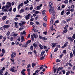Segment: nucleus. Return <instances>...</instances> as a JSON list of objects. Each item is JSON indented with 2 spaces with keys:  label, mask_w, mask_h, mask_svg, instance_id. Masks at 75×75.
I'll use <instances>...</instances> for the list:
<instances>
[{
  "label": "nucleus",
  "mask_w": 75,
  "mask_h": 75,
  "mask_svg": "<svg viewBox=\"0 0 75 75\" xmlns=\"http://www.w3.org/2000/svg\"><path fill=\"white\" fill-rule=\"evenodd\" d=\"M14 20H15V21H17L18 19V18H14Z\"/></svg>",
  "instance_id": "69168bd1"
},
{
  "label": "nucleus",
  "mask_w": 75,
  "mask_h": 75,
  "mask_svg": "<svg viewBox=\"0 0 75 75\" xmlns=\"http://www.w3.org/2000/svg\"><path fill=\"white\" fill-rule=\"evenodd\" d=\"M6 7V9H8L9 8V7H10V6H8V5H6L5 6Z\"/></svg>",
  "instance_id": "37998d69"
},
{
  "label": "nucleus",
  "mask_w": 75,
  "mask_h": 75,
  "mask_svg": "<svg viewBox=\"0 0 75 75\" xmlns=\"http://www.w3.org/2000/svg\"><path fill=\"white\" fill-rule=\"evenodd\" d=\"M12 36L13 37H15V36H17V35H18V34L14 33V32H12Z\"/></svg>",
  "instance_id": "6e6552de"
},
{
  "label": "nucleus",
  "mask_w": 75,
  "mask_h": 75,
  "mask_svg": "<svg viewBox=\"0 0 75 75\" xmlns=\"http://www.w3.org/2000/svg\"><path fill=\"white\" fill-rule=\"evenodd\" d=\"M36 8L38 10H40V9H41V7L39 6H37Z\"/></svg>",
  "instance_id": "bb28decb"
},
{
  "label": "nucleus",
  "mask_w": 75,
  "mask_h": 75,
  "mask_svg": "<svg viewBox=\"0 0 75 75\" xmlns=\"http://www.w3.org/2000/svg\"><path fill=\"white\" fill-rule=\"evenodd\" d=\"M50 24H51V25H52L53 24V19L52 18H51V21L50 22Z\"/></svg>",
  "instance_id": "f3484780"
},
{
  "label": "nucleus",
  "mask_w": 75,
  "mask_h": 75,
  "mask_svg": "<svg viewBox=\"0 0 75 75\" xmlns=\"http://www.w3.org/2000/svg\"><path fill=\"white\" fill-rule=\"evenodd\" d=\"M15 26L16 28H18V22H15Z\"/></svg>",
  "instance_id": "f8f14e48"
},
{
  "label": "nucleus",
  "mask_w": 75,
  "mask_h": 75,
  "mask_svg": "<svg viewBox=\"0 0 75 75\" xmlns=\"http://www.w3.org/2000/svg\"><path fill=\"white\" fill-rule=\"evenodd\" d=\"M58 48L57 47H56L54 49V52H56L57 51H58Z\"/></svg>",
  "instance_id": "2f4dec72"
},
{
  "label": "nucleus",
  "mask_w": 75,
  "mask_h": 75,
  "mask_svg": "<svg viewBox=\"0 0 75 75\" xmlns=\"http://www.w3.org/2000/svg\"><path fill=\"white\" fill-rule=\"evenodd\" d=\"M21 74H22V75H25V73L23 72H21Z\"/></svg>",
  "instance_id": "13d9d810"
},
{
  "label": "nucleus",
  "mask_w": 75,
  "mask_h": 75,
  "mask_svg": "<svg viewBox=\"0 0 75 75\" xmlns=\"http://www.w3.org/2000/svg\"><path fill=\"white\" fill-rule=\"evenodd\" d=\"M53 25H52V26H50V28L51 29V30L52 31H54V29H53Z\"/></svg>",
  "instance_id": "58836bf2"
},
{
  "label": "nucleus",
  "mask_w": 75,
  "mask_h": 75,
  "mask_svg": "<svg viewBox=\"0 0 75 75\" xmlns=\"http://www.w3.org/2000/svg\"><path fill=\"white\" fill-rule=\"evenodd\" d=\"M62 53L63 54H65V53H67V50H64L62 52Z\"/></svg>",
  "instance_id": "79ce46f5"
},
{
  "label": "nucleus",
  "mask_w": 75,
  "mask_h": 75,
  "mask_svg": "<svg viewBox=\"0 0 75 75\" xmlns=\"http://www.w3.org/2000/svg\"><path fill=\"white\" fill-rule=\"evenodd\" d=\"M40 71V70H36L35 71V73H36V74H37L38 73V72H39Z\"/></svg>",
  "instance_id": "473e14b6"
},
{
  "label": "nucleus",
  "mask_w": 75,
  "mask_h": 75,
  "mask_svg": "<svg viewBox=\"0 0 75 75\" xmlns=\"http://www.w3.org/2000/svg\"><path fill=\"white\" fill-rule=\"evenodd\" d=\"M70 11H71V12H74V9L72 8L70 10Z\"/></svg>",
  "instance_id": "338daca9"
},
{
  "label": "nucleus",
  "mask_w": 75,
  "mask_h": 75,
  "mask_svg": "<svg viewBox=\"0 0 75 75\" xmlns=\"http://www.w3.org/2000/svg\"><path fill=\"white\" fill-rule=\"evenodd\" d=\"M26 11H28L29 10V8H28V7H27L25 8Z\"/></svg>",
  "instance_id": "4d7b16f0"
},
{
  "label": "nucleus",
  "mask_w": 75,
  "mask_h": 75,
  "mask_svg": "<svg viewBox=\"0 0 75 75\" xmlns=\"http://www.w3.org/2000/svg\"><path fill=\"white\" fill-rule=\"evenodd\" d=\"M43 19L45 21H47V17L45 16L44 18Z\"/></svg>",
  "instance_id": "72a5a7b5"
},
{
  "label": "nucleus",
  "mask_w": 75,
  "mask_h": 75,
  "mask_svg": "<svg viewBox=\"0 0 75 75\" xmlns=\"http://www.w3.org/2000/svg\"><path fill=\"white\" fill-rule=\"evenodd\" d=\"M28 45H27V43H24L22 45V47H25L26 49H27V47Z\"/></svg>",
  "instance_id": "0eeeda50"
},
{
  "label": "nucleus",
  "mask_w": 75,
  "mask_h": 75,
  "mask_svg": "<svg viewBox=\"0 0 75 75\" xmlns=\"http://www.w3.org/2000/svg\"><path fill=\"white\" fill-rule=\"evenodd\" d=\"M24 10L23 9H21V10H20V13H23V12H24Z\"/></svg>",
  "instance_id": "cd10ccee"
},
{
  "label": "nucleus",
  "mask_w": 75,
  "mask_h": 75,
  "mask_svg": "<svg viewBox=\"0 0 75 75\" xmlns=\"http://www.w3.org/2000/svg\"><path fill=\"white\" fill-rule=\"evenodd\" d=\"M31 16V14H29L25 16V17L26 20H28L29 19V17Z\"/></svg>",
  "instance_id": "20e7f679"
},
{
  "label": "nucleus",
  "mask_w": 75,
  "mask_h": 75,
  "mask_svg": "<svg viewBox=\"0 0 75 75\" xmlns=\"http://www.w3.org/2000/svg\"><path fill=\"white\" fill-rule=\"evenodd\" d=\"M3 71L1 70L0 71V75H3Z\"/></svg>",
  "instance_id": "c9c22d12"
},
{
  "label": "nucleus",
  "mask_w": 75,
  "mask_h": 75,
  "mask_svg": "<svg viewBox=\"0 0 75 75\" xmlns=\"http://www.w3.org/2000/svg\"><path fill=\"white\" fill-rule=\"evenodd\" d=\"M72 38H74V39H75V34H74L73 35Z\"/></svg>",
  "instance_id": "09e8293b"
},
{
  "label": "nucleus",
  "mask_w": 75,
  "mask_h": 75,
  "mask_svg": "<svg viewBox=\"0 0 75 75\" xmlns=\"http://www.w3.org/2000/svg\"><path fill=\"white\" fill-rule=\"evenodd\" d=\"M35 23L37 25H40V22L38 21H36L35 22Z\"/></svg>",
  "instance_id": "6e6d98bb"
},
{
  "label": "nucleus",
  "mask_w": 75,
  "mask_h": 75,
  "mask_svg": "<svg viewBox=\"0 0 75 75\" xmlns=\"http://www.w3.org/2000/svg\"><path fill=\"white\" fill-rule=\"evenodd\" d=\"M27 71H28V72H30L31 70L29 68H28L27 69Z\"/></svg>",
  "instance_id": "864d4df0"
},
{
  "label": "nucleus",
  "mask_w": 75,
  "mask_h": 75,
  "mask_svg": "<svg viewBox=\"0 0 75 75\" xmlns=\"http://www.w3.org/2000/svg\"><path fill=\"white\" fill-rule=\"evenodd\" d=\"M38 45L37 44V43L36 44L35 42H34L33 44V46L34 48H37Z\"/></svg>",
  "instance_id": "1a4fd4ad"
},
{
  "label": "nucleus",
  "mask_w": 75,
  "mask_h": 75,
  "mask_svg": "<svg viewBox=\"0 0 75 75\" xmlns=\"http://www.w3.org/2000/svg\"><path fill=\"white\" fill-rule=\"evenodd\" d=\"M39 47H40V49H41V50H42L43 49V46H42V45L40 44L39 45Z\"/></svg>",
  "instance_id": "b1692460"
},
{
  "label": "nucleus",
  "mask_w": 75,
  "mask_h": 75,
  "mask_svg": "<svg viewBox=\"0 0 75 75\" xmlns=\"http://www.w3.org/2000/svg\"><path fill=\"white\" fill-rule=\"evenodd\" d=\"M7 16H4L2 18V20H3V21H4L7 18Z\"/></svg>",
  "instance_id": "9b49d317"
},
{
  "label": "nucleus",
  "mask_w": 75,
  "mask_h": 75,
  "mask_svg": "<svg viewBox=\"0 0 75 75\" xmlns=\"http://www.w3.org/2000/svg\"><path fill=\"white\" fill-rule=\"evenodd\" d=\"M53 4V3L52 2H50L49 4V5L50 7L52 6H52V5Z\"/></svg>",
  "instance_id": "5701e85b"
},
{
  "label": "nucleus",
  "mask_w": 75,
  "mask_h": 75,
  "mask_svg": "<svg viewBox=\"0 0 75 75\" xmlns=\"http://www.w3.org/2000/svg\"><path fill=\"white\" fill-rule=\"evenodd\" d=\"M34 32H35V33H37V32H38V30H37V29H35L34 30Z\"/></svg>",
  "instance_id": "0e129e2a"
},
{
  "label": "nucleus",
  "mask_w": 75,
  "mask_h": 75,
  "mask_svg": "<svg viewBox=\"0 0 75 75\" xmlns=\"http://www.w3.org/2000/svg\"><path fill=\"white\" fill-rule=\"evenodd\" d=\"M62 72H63V74H65V70L64 69H62Z\"/></svg>",
  "instance_id": "3c124183"
},
{
  "label": "nucleus",
  "mask_w": 75,
  "mask_h": 75,
  "mask_svg": "<svg viewBox=\"0 0 75 75\" xmlns=\"http://www.w3.org/2000/svg\"><path fill=\"white\" fill-rule=\"evenodd\" d=\"M33 35L34 37L35 38H37V36H36V35L34 33L33 34Z\"/></svg>",
  "instance_id": "49530a36"
},
{
  "label": "nucleus",
  "mask_w": 75,
  "mask_h": 75,
  "mask_svg": "<svg viewBox=\"0 0 75 75\" xmlns=\"http://www.w3.org/2000/svg\"><path fill=\"white\" fill-rule=\"evenodd\" d=\"M68 42H66L64 44V45L65 46V47H67V44H68Z\"/></svg>",
  "instance_id": "f704fd0d"
},
{
  "label": "nucleus",
  "mask_w": 75,
  "mask_h": 75,
  "mask_svg": "<svg viewBox=\"0 0 75 75\" xmlns=\"http://www.w3.org/2000/svg\"><path fill=\"white\" fill-rule=\"evenodd\" d=\"M55 43L53 42L52 43V46L53 48H54L55 47Z\"/></svg>",
  "instance_id": "412c9836"
},
{
  "label": "nucleus",
  "mask_w": 75,
  "mask_h": 75,
  "mask_svg": "<svg viewBox=\"0 0 75 75\" xmlns=\"http://www.w3.org/2000/svg\"><path fill=\"white\" fill-rule=\"evenodd\" d=\"M10 21L9 20H7L6 21V22L5 23V24H8V23H10Z\"/></svg>",
  "instance_id": "4be33fe9"
},
{
  "label": "nucleus",
  "mask_w": 75,
  "mask_h": 75,
  "mask_svg": "<svg viewBox=\"0 0 75 75\" xmlns=\"http://www.w3.org/2000/svg\"><path fill=\"white\" fill-rule=\"evenodd\" d=\"M24 5V3H22L20 4H19L18 6V10H19L20 8V7L23 6Z\"/></svg>",
  "instance_id": "39448f33"
},
{
  "label": "nucleus",
  "mask_w": 75,
  "mask_h": 75,
  "mask_svg": "<svg viewBox=\"0 0 75 75\" xmlns=\"http://www.w3.org/2000/svg\"><path fill=\"white\" fill-rule=\"evenodd\" d=\"M45 51H43L41 52V53L40 54V56H42L43 55H44V54H45Z\"/></svg>",
  "instance_id": "dca6fc26"
},
{
  "label": "nucleus",
  "mask_w": 75,
  "mask_h": 75,
  "mask_svg": "<svg viewBox=\"0 0 75 75\" xmlns=\"http://www.w3.org/2000/svg\"><path fill=\"white\" fill-rule=\"evenodd\" d=\"M32 67L34 68V67L36 65V64L35 63H32Z\"/></svg>",
  "instance_id": "393cba45"
},
{
  "label": "nucleus",
  "mask_w": 75,
  "mask_h": 75,
  "mask_svg": "<svg viewBox=\"0 0 75 75\" xmlns=\"http://www.w3.org/2000/svg\"><path fill=\"white\" fill-rule=\"evenodd\" d=\"M31 64H28L27 67L28 68H31Z\"/></svg>",
  "instance_id": "4c0bfd02"
},
{
  "label": "nucleus",
  "mask_w": 75,
  "mask_h": 75,
  "mask_svg": "<svg viewBox=\"0 0 75 75\" xmlns=\"http://www.w3.org/2000/svg\"><path fill=\"white\" fill-rule=\"evenodd\" d=\"M6 4L8 5L9 7H11V3H10V2H7L6 3Z\"/></svg>",
  "instance_id": "4468645a"
},
{
  "label": "nucleus",
  "mask_w": 75,
  "mask_h": 75,
  "mask_svg": "<svg viewBox=\"0 0 75 75\" xmlns=\"http://www.w3.org/2000/svg\"><path fill=\"white\" fill-rule=\"evenodd\" d=\"M67 31H68V30H64L62 33V34H65L66 33Z\"/></svg>",
  "instance_id": "c756f323"
},
{
  "label": "nucleus",
  "mask_w": 75,
  "mask_h": 75,
  "mask_svg": "<svg viewBox=\"0 0 75 75\" xmlns=\"http://www.w3.org/2000/svg\"><path fill=\"white\" fill-rule=\"evenodd\" d=\"M22 25H23V24H25L26 23V22H24V21H22Z\"/></svg>",
  "instance_id": "052dcab7"
},
{
  "label": "nucleus",
  "mask_w": 75,
  "mask_h": 75,
  "mask_svg": "<svg viewBox=\"0 0 75 75\" xmlns=\"http://www.w3.org/2000/svg\"><path fill=\"white\" fill-rule=\"evenodd\" d=\"M62 69H63V67H59V68L57 69L59 71H60V70H62Z\"/></svg>",
  "instance_id": "6ab92c4d"
},
{
  "label": "nucleus",
  "mask_w": 75,
  "mask_h": 75,
  "mask_svg": "<svg viewBox=\"0 0 75 75\" xmlns=\"http://www.w3.org/2000/svg\"><path fill=\"white\" fill-rule=\"evenodd\" d=\"M68 39L69 41H73L74 40V39H73L71 37H69L68 38Z\"/></svg>",
  "instance_id": "9d476101"
},
{
  "label": "nucleus",
  "mask_w": 75,
  "mask_h": 75,
  "mask_svg": "<svg viewBox=\"0 0 75 75\" xmlns=\"http://www.w3.org/2000/svg\"><path fill=\"white\" fill-rule=\"evenodd\" d=\"M65 12V11L63 10V11H62L61 13V15H64V12Z\"/></svg>",
  "instance_id": "a19ab883"
},
{
  "label": "nucleus",
  "mask_w": 75,
  "mask_h": 75,
  "mask_svg": "<svg viewBox=\"0 0 75 75\" xmlns=\"http://www.w3.org/2000/svg\"><path fill=\"white\" fill-rule=\"evenodd\" d=\"M54 10V7L52 6H50V9H49V12L50 14H51Z\"/></svg>",
  "instance_id": "f257e3e1"
},
{
  "label": "nucleus",
  "mask_w": 75,
  "mask_h": 75,
  "mask_svg": "<svg viewBox=\"0 0 75 75\" xmlns=\"http://www.w3.org/2000/svg\"><path fill=\"white\" fill-rule=\"evenodd\" d=\"M3 27H4L3 28L4 30H6V29H7V28L10 27V25H4L3 26Z\"/></svg>",
  "instance_id": "f03ea898"
},
{
  "label": "nucleus",
  "mask_w": 75,
  "mask_h": 75,
  "mask_svg": "<svg viewBox=\"0 0 75 75\" xmlns=\"http://www.w3.org/2000/svg\"><path fill=\"white\" fill-rule=\"evenodd\" d=\"M1 51L3 54H5V50H4V49H3Z\"/></svg>",
  "instance_id": "c03bdc74"
},
{
  "label": "nucleus",
  "mask_w": 75,
  "mask_h": 75,
  "mask_svg": "<svg viewBox=\"0 0 75 75\" xmlns=\"http://www.w3.org/2000/svg\"><path fill=\"white\" fill-rule=\"evenodd\" d=\"M70 73V72L69 71H67L66 73V75H69V74Z\"/></svg>",
  "instance_id": "603ef678"
},
{
  "label": "nucleus",
  "mask_w": 75,
  "mask_h": 75,
  "mask_svg": "<svg viewBox=\"0 0 75 75\" xmlns=\"http://www.w3.org/2000/svg\"><path fill=\"white\" fill-rule=\"evenodd\" d=\"M10 31H8L7 33H6V35L8 37L9 36V35H10Z\"/></svg>",
  "instance_id": "7c9ffc66"
},
{
  "label": "nucleus",
  "mask_w": 75,
  "mask_h": 75,
  "mask_svg": "<svg viewBox=\"0 0 75 75\" xmlns=\"http://www.w3.org/2000/svg\"><path fill=\"white\" fill-rule=\"evenodd\" d=\"M52 15L54 17L55 16V11H54L52 12Z\"/></svg>",
  "instance_id": "e433bc0d"
},
{
  "label": "nucleus",
  "mask_w": 75,
  "mask_h": 75,
  "mask_svg": "<svg viewBox=\"0 0 75 75\" xmlns=\"http://www.w3.org/2000/svg\"><path fill=\"white\" fill-rule=\"evenodd\" d=\"M42 39H43L44 40H45V41H46V40H47V39L44 37H42Z\"/></svg>",
  "instance_id": "de8ad7c7"
},
{
  "label": "nucleus",
  "mask_w": 75,
  "mask_h": 75,
  "mask_svg": "<svg viewBox=\"0 0 75 75\" xmlns=\"http://www.w3.org/2000/svg\"><path fill=\"white\" fill-rule=\"evenodd\" d=\"M21 42H23V41H25V39H24V36H21Z\"/></svg>",
  "instance_id": "ddd939ff"
},
{
  "label": "nucleus",
  "mask_w": 75,
  "mask_h": 75,
  "mask_svg": "<svg viewBox=\"0 0 75 75\" xmlns=\"http://www.w3.org/2000/svg\"><path fill=\"white\" fill-rule=\"evenodd\" d=\"M45 10H44L42 12V13L43 14H45Z\"/></svg>",
  "instance_id": "bf43d9fd"
},
{
  "label": "nucleus",
  "mask_w": 75,
  "mask_h": 75,
  "mask_svg": "<svg viewBox=\"0 0 75 75\" xmlns=\"http://www.w3.org/2000/svg\"><path fill=\"white\" fill-rule=\"evenodd\" d=\"M57 70V69H54L53 71H54V73H55L56 72V71Z\"/></svg>",
  "instance_id": "680f3d73"
},
{
  "label": "nucleus",
  "mask_w": 75,
  "mask_h": 75,
  "mask_svg": "<svg viewBox=\"0 0 75 75\" xmlns=\"http://www.w3.org/2000/svg\"><path fill=\"white\" fill-rule=\"evenodd\" d=\"M44 56H42V57H41L40 58V60H42V59H44Z\"/></svg>",
  "instance_id": "e2e57ef3"
},
{
  "label": "nucleus",
  "mask_w": 75,
  "mask_h": 75,
  "mask_svg": "<svg viewBox=\"0 0 75 75\" xmlns=\"http://www.w3.org/2000/svg\"><path fill=\"white\" fill-rule=\"evenodd\" d=\"M16 55V54L15 52H12L11 56V58H14Z\"/></svg>",
  "instance_id": "7ed1b4c3"
},
{
  "label": "nucleus",
  "mask_w": 75,
  "mask_h": 75,
  "mask_svg": "<svg viewBox=\"0 0 75 75\" xmlns=\"http://www.w3.org/2000/svg\"><path fill=\"white\" fill-rule=\"evenodd\" d=\"M71 13V12L70 11H68L66 13V14L67 16L69 15V14H70Z\"/></svg>",
  "instance_id": "ea45409f"
},
{
  "label": "nucleus",
  "mask_w": 75,
  "mask_h": 75,
  "mask_svg": "<svg viewBox=\"0 0 75 75\" xmlns=\"http://www.w3.org/2000/svg\"><path fill=\"white\" fill-rule=\"evenodd\" d=\"M38 13H40V12L38 11H35V14H38Z\"/></svg>",
  "instance_id": "5fc2aeb1"
},
{
  "label": "nucleus",
  "mask_w": 75,
  "mask_h": 75,
  "mask_svg": "<svg viewBox=\"0 0 75 75\" xmlns=\"http://www.w3.org/2000/svg\"><path fill=\"white\" fill-rule=\"evenodd\" d=\"M63 56H64V54H61L59 56V58H62V57H63Z\"/></svg>",
  "instance_id": "774afa93"
},
{
  "label": "nucleus",
  "mask_w": 75,
  "mask_h": 75,
  "mask_svg": "<svg viewBox=\"0 0 75 75\" xmlns=\"http://www.w3.org/2000/svg\"><path fill=\"white\" fill-rule=\"evenodd\" d=\"M30 48L31 50H33V46H31L30 47Z\"/></svg>",
  "instance_id": "8fccbe9b"
},
{
  "label": "nucleus",
  "mask_w": 75,
  "mask_h": 75,
  "mask_svg": "<svg viewBox=\"0 0 75 75\" xmlns=\"http://www.w3.org/2000/svg\"><path fill=\"white\" fill-rule=\"evenodd\" d=\"M12 9H13V8L12 7H11L9 9L8 11H10V12H11V11L12 10Z\"/></svg>",
  "instance_id": "a18cd8bd"
},
{
  "label": "nucleus",
  "mask_w": 75,
  "mask_h": 75,
  "mask_svg": "<svg viewBox=\"0 0 75 75\" xmlns=\"http://www.w3.org/2000/svg\"><path fill=\"white\" fill-rule=\"evenodd\" d=\"M21 27H20L19 30V31H21V30H23V29H24L25 27L23 25H22L21 26Z\"/></svg>",
  "instance_id": "423d86ee"
},
{
  "label": "nucleus",
  "mask_w": 75,
  "mask_h": 75,
  "mask_svg": "<svg viewBox=\"0 0 75 75\" xmlns=\"http://www.w3.org/2000/svg\"><path fill=\"white\" fill-rule=\"evenodd\" d=\"M10 71H11L12 72H16V71H15V69L12 67V68H11V69H10Z\"/></svg>",
  "instance_id": "aec40b11"
},
{
  "label": "nucleus",
  "mask_w": 75,
  "mask_h": 75,
  "mask_svg": "<svg viewBox=\"0 0 75 75\" xmlns=\"http://www.w3.org/2000/svg\"><path fill=\"white\" fill-rule=\"evenodd\" d=\"M73 57V54H72V52H71L70 54V58L72 59Z\"/></svg>",
  "instance_id": "2eb2a0df"
},
{
  "label": "nucleus",
  "mask_w": 75,
  "mask_h": 75,
  "mask_svg": "<svg viewBox=\"0 0 75 75\" xmlns=\"http://www.w3.org/2000/svg\"><path fill=\"white\" fill-rule=\"evenodd\" d=\"M64 3L65 4H68V0H66L64 1Z\"/></svg>",
  "instance_id": "c85d7f7f"
},
{
  "label": "nucleus",
  "mask_w": 75,
  "mask_h": 75,
  "mask_svg": "<svg viewBox=\"0 0 75 75\" xmlns=\"http://www.w3.org/2000/svg\"><path fill=\"white\" fill-rule=\"evenodd\" d=\"M31 42V40H28L26 42V43L27 44V45H28V44H30V43Z\"/></svg>",
  "instance_id": "a211bd4d"
},
{
  "label": "nucleus",
  "mask_w": 75,
  "mask_h": 75,
  "mask_svg": "<svg viewBox=\"0 0 75 75\" xmlns=\"http://www.w3.org/2000/svg\"><path fill=\"white\" fill-rule=\"evenodd\" d=\"M6 38L5 37H4L3 38H2V40L3 41V42H4L6 41Z\"/></svg>",
  "instance_id": "a878e982"
}]
</instances>
